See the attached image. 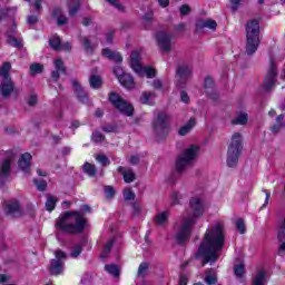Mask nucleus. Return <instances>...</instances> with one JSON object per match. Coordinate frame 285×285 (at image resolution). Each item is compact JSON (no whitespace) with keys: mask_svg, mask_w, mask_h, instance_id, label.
<instances>
[{"mask_svg":"<svg viewBox=\"0 0 285 285\" xmlns=\"http://www.w3.org/2000/svg\"><path fill=\"white\" fill-rule=\"evenodd\" d=\"M49 46L52 48V50H56V52L61 51V38L59 36L55 35L49 39Z\"/></svg>","mask_w":285,"mask_h":285,"instance_id":"c85d7f7f","label":"nucleus"},{"mask_svg":"<svg viewBox=\"0 0 285 285\" xmlns=\"http://www.w3.org/2000/svg\"><path fill=\"white\" fill-rule=\"evenodd\" d=\"M57 206V197L48 194L46 200V208L49 213H52V209Z\"/></svg>","mask_w":285,"mask_h":285,"instance_id":"4c0bfd02","label":"nucleus"},{"mask_svg":"<svg viewBox=\"0 0 285 285\" xmlns=\"http://www.w3.org/2000/svg\"><path fill=\"white\" fill-rule=\"evenodd\" d=\"M168 212H163L160 214H157L155 217V223L157 226H166L168 224Z\"/></svg>","mask_w":285,"mask_h":285,"instance_id":"2f4dec72","label":"nucleus"},{"mask_svg":"<svg viewBox=\"0 0 285 285\" xmlns=\"http://www.w3.org/2000/svg\"><path fill=\"white\" fill-rule=\"evenodd\" d=\"M101 130L104 132H115V130H117V125L105 124L101 126Z\"/></svg>","mask_w":285,"mask_h":285,"instance_id":"864d4df0","label":"nucleus"},{"mask_svg":"<svg viewBox=\"0 0 285 285\" xmlns=\"http://www.w3.org/2000/svg\"><path fill=\"white\" fill-rule=\"evenodd\" d=\"M91 141L95 144H101V141H106V136H104L100 131H94L91 135Z\"/></svg>","mask_w":285,"mask_h":285,"instance_id":"a19ab883","label":"nucleus"},{"mask_svg":"<svg viewBox=\"0 0 285 285\" xmlns=\"http://www.w3.org/2000/svg\"><path fill=\"white\" fill-rule=\"evenodd\" d=\"M105 194L107 199H112V197H115L116 194L115 188L112 186H106Z\"/></svg>","mask_w":285,"mask_h":285,"instance_id":"603ef678","label":"nucleus"},{"mask_svg":"<svg viewBox=\"0 0 285 285\" xmlns=\"http://www.w3.org/2000/svg\"><path fill=\"white\" fill-rule=\"evenodd\" d=\"M114 75L117 77L118 81H120L126 72H124V69L120 66H116L114 67Z\"/></svg>","mask_w":285,"mask_h":285,"instance_id":"3c124183","label":"nucleus"},{"mask_svg":"<svg viewBox=\"0 0 285 285\" xmlns=\"http://www.w3.org/2000/svg\"><path fill=\"white\" fill-rule=\"evenodd\" d=\"M153 130L157 139H164L170 132V116L159 112L153 121Z\"/></svg>","mask_w":285,"mask_h":285,"instance_id":"0eeeda50","label":"nucleus"},{"mask_svg":"<svg viewBox=\"0 0 285 285\" xmlns=\"http://www.w3.org/2000/svg\"><path fill=\"white\" fill-rule=\"evenodd\" d=\"M30 161H32V155H30V153L22 154L18 161L20 170L30 174Z\"/></svg>","mask_w":285,"mask_h":285,"instance_id":"a211bd4d","label":"nucleus"},{"mask_svg":"<svg viewBox=\"0 0 285 285\" xmlns=\"http://www.w3.org/2000/svg\"><path fill=\"white\" fill-rule=\"evenodd\" d=\"M82 170L89 177H95V175H97V167L90 163H85L82 166Z\"/></svg>","mask_w":285,"mask_h":285,"instance_id":"f704fd0d","label":"nucleus"},{"mask_svg":"<svg viewBox=\"0 0 285 285\" xmlns=\"http://www.w3.org/2000/svg\"><path fill=\"white\" fill-rule=\"evenodd\" d=\"M266 271L259 269L252 279V285H266Z\"/></svg>","mask_w":285,"mask_h":285,"instance_id":"b1692460","label":"nucleus"},{"mask_svg":"<svg viewBox=\"0 0 285 285\" xmlns=\"http://www.w3.org/2000/svg\"><path fill=\"white\" fill-rule=\"evenodd\" d=\"M115 246V238H110L107 244L105 245V248L102 253L100 254V257L102 259H108V255H110V252L112 250V247Z\"/></svg>","mask_w":285,"mask_h":285,"instance_id":"7c9ffc66","label":"nucleus"},{"mask_svg":"<svg viewBox=\"0 0 285 285\" xmlns=\"http://www.w3.org/2000/svg\"><path fill=\"white\" fill-rule=\"evenodd\" d=\"M188 12H190V7H188V4H183L180 7V14L186 16Z\"/></svg>","mask_w":285,"mask_h":285,"instance_id":"0e129e2a","label":"nucleus"},{"mask_svg":"<svg viewBox=\"0 0 285 285\" xmlns=\"http://www.w3.org/2000/svg\"><path fill=\"white\" fill-rule=\"evenodd\" d=\"M4 213L17 217V215H21V205L17 200H9L6 203Z\"/></svg>","mask_w":285,"mask_h":285,"instance_id":"dca6fc26","label":"nucleus"},{"mask_svg":"<svg viewBox=\"0 0 285 285\" xmlns=\"http://www.w3.org/2000/svg\"><path fill=\"white\" fill-rule=\"evenodd\" d=\"M131 215H132V217H139V215H141V206H139V204H137V203L132 204Z\"/></svg>","mask_w":285,"mask_h":285,"instance_id":"5fc2aeb1","label":"nucleus"},{"mask_svg":"<svg viewBox=\"0 0 285 285\" xmlns=\"http://www.w3.org/2000/svg\"><path fill=\"white\" fill-rule=\"evenodd\" d=\"M224 223H216L215 226L206 230L196 254V259L203 257L202 266L215 264L219 259V252L224 248Z\"/></svg>","mask_w":285,"mask_h":285,"instance_id":"f257e3e1","label":"nucleus"},{"mask_svg":"<svg viewBox=\"0 0 285 285\" xmlns=\"http://www.w3.org/2000/svg\"><path fill=\"white\" fill-rule=\"evenodd\" d=\"M193 75V69L188 65L178 66L176 70V77L178 78L177 86L178 88H184L186 81L190 79Z\"/></svg>","mask_w":285,"mask_h":285,"instance_id":"f8f14e48","label":"nucleus"},{"mask_svg":"<svg viewBox=\"0 0 285 285\" xmlns=\"http://www.w3.org/2000/svg\"><path fill=\"white\" fill-rule=\"evenodd\" d=\"M71 86L73 87L77 99L81 104H87L88 102V94H86V91L83 90V87H81V83H79V81L77 79H72Z\"/></svg>","mask_w":285,"mask_h":285,"instance_id":"2eb2a0df","label":"nucleus"},{"mask_svg":"<svg viewBox=\"0 0 285 285\" xmlns=\"http://www.w3.org/2000/svg\"><path fill=\"white\" fill-rule=\"evenodd\" d=\"M129 164H131V166H137V164H139V156H131L129 158Z\"/></svg>","mask_w":285,"mask_h":285,"instance_id":"338daca9","label":"nucleus"},{"mask_svg":"<svg viewBox=\"0 0 285 285\" xmlns=\"http://www.w3.org/2000/svg\"><path fill=\"white\" fill-rule=\"evenodd\" d=\"M196 124L197 121L195 120V118H190L189 121L179 129L178 135H180L181 137L188 135L190 130L195 128Z\"/></svg>","mask_w":285,"mask_h":285,"instance_id":"a878e982","label":"nucleus"},{"mask_svg":"<svg viewBox=\"0 0 285 285\" xmlns=\"http://www.w3.org/2000/svg\"><path fill=\"white\" fill-rule=\"evenodd\" d=\"M82 250L83 247L81 246V244L75 245L70 253V257H73V259H76V257H79V255H81Z\"/></svg>","mask_w":285,"mask_h":285,"instance_id":"c03bdc74","label":"nucleus"},{"mask_svg":"<svg viewBox=\"0 0 285 285\" xmlns=\"http://www.w3.org/2000/svg\"><path fill=\"white\" fill-rule=\"evenodd\" d=\"M101 53L102 57H106V59H109V61H115V63H121V61H124L120 52L112 51L108 48L102 49Z\"/></svg>","mask_w":285,"mask_h":285,"instance_id":"6ab92c4d","label":"nucleus"},{"mask_svg":"<svg viewBox=\"0 0 285 285\" xmlns=\"http://www.w3.org/2000/svg\"><path fill=\"white\" fill-rule=\"evenodd\" d=\"M153 86L155 90H161V88H164V83L159 79L154 80Z\"/></svg>","mask_w":285,"mask_h":285,"instance_id":"e2e57ef3","label":"nucleus"},{"mask_svg":"<svg viewBox=\"0 0 285 285\" xmlns=\"http://www.w3.org/2000/svg\"><path fill=\"white\" fill-rule=\"evenodd\" d=\"M69 17H76L81 9V0H67Z\"/></svg>","mask_w":285,"mask_h":285,"instance_id":"412c9836","label":"nucleus"},{"mask_svg":"<svg viewBox=\"0 0 285 285\" xmlns=\"http://www.w3.org/2000/svg\"><path fill=\"white\" fill-rule=\"evenodd\" d=\"M58 26H66L68 23V17L60 14L57 19Z\"/></svg>","mask_w":285,"mask_h":285,"instance_id":"13d9d810","label":"nucleus"},{"mask_svg":"<svg viewBox=\"0 0 285 285\" xmlns=\"http://www.w3.org/2000/svg\"><path fill=\"white\" fill-rule=\"evenodd\" d=\"M205 88H215V81L213 80V78H205Z\"/></svg>","mask_w":285,"mask_h":285,"instance_id":"052dcab7","label":"nucleus"},{"mask_svg":"<svg viewBox=\"0 0 285 285\" xmlns=\"http://www.w3.org/2000/svg\"><path fill=\"white\" fill-rule=\"evenodd\" d=\"M246 55L253 56L259 48V21L250 20L246 23Z\"/></svg>","mask_w":285,"mask_h":285,"instance_id":"20e7f679","label":"nucleus"},{"mask_svg":"<svg viewBox=\"0 0 285 285\" xmlns=\"http://www.w3.org/2000/svg\"><path fill=\"white\" fill-rule=\"evenodd\" d=\"M105 271L109 273V275H112V277H119V275H121V269L116 264L105 265Z\"/></svg>","mask_w":285,"mask_h":285,"instance_id":"c756f323","label":"nucleus"},{"mask_svg":"<svg viewBox=\"0 0 285 285\" xmlns=\"http://www.w3.org/2000/svg\"><path fill=\"white\" fill-rule=\"evenodd\" d=\"M80 209L81 212H66L63 216L57 219L56 226L69 235H80V233H83L86 224H88V219L83 215L92 213V208L89 205H82Z\"/></svg>","mask_w":285,"mask_h":285,"instance_id":"7ed1b4c3","label":"nucleus"},{"mask_svg":"<svg viewBox=\"0 0 285 285\" xmlns=\"http://www.w3.org/2000/svg\"><path fill=\"white\" fill-rule=\"evenodd\" d=\"M158 48L163 52H171L173 50V35L167 33L166 31H159L156 36Z\"/></svg>","mask_w":285,"mask_h":285,"instance_id":"9d476101","label":"nucleus"},{"mask_svg":"<svg viewBox=\"0 0 285 285\" xmlns=\"http://www.w3.org/2000/svg\"><path fill=\"white\" fill-rule=\"evenodd\" d=\"M109 101L117 110H119V112H121V115L132 117L135 108L128 101L124 100V98H121L117 92L109 94Z\"/></svg>","mask_w":285,"mask_h":285,"instance_id":"1a4fd4ad","label":"nucleus"},{"mask_svg":"<svg viewBox=\"0 0 285 285\" xmlns=\"http://www.w3.org/2000/svg\"><path fill=\"white\" fill-rule=\"evenodd\" d=\"M141 51L139 50H135L131 56H130V67L132 68L134 72H137V75H140V77L142 75H146L147 79H153L155 77V75H157V72L155 71V69L147 67L144 69V67H141Z\"/></svg>","mask_w":285,"mask_h":285,"instance_id":"6e6552de","label":"nucleus"},{"mask_svg":"<svg viewBox=\"0 0 285 285\" xmlns=\"http://www.w3.org/2000/svg\"><path fill=\"white\" fill-rule=\"evenodd\" d=\"M232 124L234 126H237V125L244 126L245 124H248V115L240 114L238 117L232 120Z\"/></svg>","mask_w":285,"mask_h":285,"instance_id":"58836bf2","label":"nucleus"},{"mask_svg":"<svg viewBox=\"0 0 285 285\" xmlns=\"http://www.w3.org/2000/svg\"><path fill=\"white\" fill-rule=\"evenodd\" d=\"M178 285H188V277H186L185 275H180Z\"/></svg>","mask_w":285,"mask_h":285,"instance_id":"774afa93","label":"nucleus"},{"mask_svg":"<svg viewBox=\"0 0 285 285\" xmlns=\"http://www.w3.org/2000/svg\"><path fill=\"white\" fill-rule=\"evenodd\" d=\"M118 173L122 175L124 181L126 184H132L137 179L135 173L131 169L126 170L122 166L118 167Z\"/></svg>","mask_w":285,"mask_h":285,"instance_id":"4be33fe9","label":"nucleus"},{"mask_svg":"<svg viewBox=\"0 0 285 285\" xmlns=\"http://www.w3.org/2000/svg\"><path fill=\"white\" fill-rule=\"evenodd\" d=\"M124 199H126V202H130V200L135 199V193L130 189H126L124 191Z\"/></svg>","mask_w":285,"mask_h":285,"instance_id":"6e6d98bb","label":"nucleus"},{"mask_svg":"<svg viewBox=\"0 0 285 285\" xmlns=\"http://www.w3.org/2000/svg\"><path fill=\"white\" fill-rule=\"evenodd\" d=\"M180 100L183 101V104H189L190 97L188 96V94L186 91H181L180 92Z\"/></svg>","mask_w":285,"mask_h":285,"instance_id":"680f3d73","label":"nucleus"},{"mask_svg":"<svg viewBox=\"0 0 285 285\" xmlns=\"http://www.w3.org/2000/svg\"><path fill=\"white\" fill-rule=\"evenodd\" d=\"M191 214H184L181 224L176 227L175 239L177 244H186L193 235V226L197 218L204 215V200L199 197H193L189 202Z\"/></svg>","mask_w":285,"mask_h":285,"instance_id":"f03ea898","label":"nucleus"},{"mask_svg":"<svg viewBox=\"0 0 285 285\" xmlns=\"http://www.w3.org/2000/svg\"><path fill=\"white\" fill-rule=\"evenodd\" d=\"M282 128H285L284 115H278L276 117V124L272 127V132L277 134Z\"/></svg>","mask_w":285,"mask_h":285,"instance_id":"72a5a7b5","label":"nucleus"},{"mask_svg":"<svg viewBox=\"0 0 285 285\" xmlns=\"http://www.w3.org/2000/svg\"><path fill=\"white\" fill-rule=\"evenodd\" d=\"M11 68H12V65H10V62H3V65L0 67V77H2V79H12L10 77Z\"/></svg>","mask_w":285,"mask_h":285,"instance_id":"473e14b6","label":"nucleus"},{"mask_svg":"<svg viewBox=\"0 0 285 285\" xmlns=\"http://www.w3.org/2000/svg\"><path fill=\"white\" fill-rule=\"evenodd\" d=\"M199 147L196 145H191L187 149H185L176 160L177 173H184L186 168H190V166H193V161L197 159Z\"/></svg>","mask_w":285,"mask_h":285,"instance_id":"423d86ee","label":"nucleus"},{"mask_svg":"<svg viewBox=\"0 0 285 285\" xmlns=\"http://www.w3.org/2000/svg\"><path fill=\"white\" fill-rule=\"evenodd\" d=\"M30 72H31V75H41V72H43V65L32 63L30 66Z\"/></svg>","mask_w":285,"mask_h":285,"instance_id":"79ce46f5","label":"nucleus"},{"mask_svg":"<svg viewBox=\"0 0 285 285\" xmlns=\"http://www.w3.org/2000/svg\"><path fill=\"white\" fill-rule=\"evenodd\" d=\"M243 148L244 147L242 146V134H233L227 149V166L229 168H235V166H237Z\"/></svg>","mask_w":285,"mask_h":285,"instance_id":"39448f33","label":"nucleus"},{"mask_svg":"<svg viewBox=\"0 0 285 285\" xmlns=\"http://www.w3.org/2000/svg\"><path fill=\"white\" fill-rule=\"evenodd\" d=\"M119 83L124 86V88H135V79L130 73H125L124 77L120 78Z\"/></svg>","mask_w":285,"mask_h":285,"instance_id":"cd10ccee","label":"nucleus"},{"mask_svg":"<svg viewBox=\"0 0 285 285\" xmlns=\"http://www.w3.org/2000/svg\"><path fill=\"white\" fill-rule=\"evenodd\" d=\"M89 83L90 87L94 88L95 90L101 88V85L104 83V81L101 80V77L97 76V75H92L89 78Z\"/></svg>","mask_w":285,"mask_h":285,"instance_id":"c9c22d12","label":"nucleus"},{"mask_svg":"<svg viewBox=\"0 0 285 285\" xmlns=\"http://www.w3.org/2000/svg\"><path fill=\"white\" fill-rule=\"evenodd\" d=\"M234 273L236 277H244V273H246V269L244 268V264L236 265L234 267Z\"/></svg>","mask_w":285,"mask_h":285,"instance_id":"de8ad7c7","label":"nucleus"},{"mask_svg":"<svg viewBox=\"0 0 285 285\" xmlns=\"http://www.w3.org/2000/svg\"><path fill=\"white\" fill-rule=\"evenodd\" d=\"M80 43L87 55H92V52H95V45H92L88 37H80Z\"/></svg>","mask_w":285,"mask_h":285,"instance_id":"393cba45","label":"nucleus"},{"mask_svg":"<svg viewBox=\"0 0 285 285\" xmlns=\"http://www.w3.org/2000/svg\"><path fill=\"white\" fill-rule=\"evenodd\" d=\"M230 1V3H232V10H233V12H237V7L239 6V2L242 1V0H229Z\"/></svg>","mask_w":285,"mask_h":285,"instance_id":"69168bd1","label":"nucleus"},{"mask_svg":"<svg viewBox=\"0 0 285 285\" xmlns=\"http://www.w3.org/2000/svg\"><path fill=\"white\" fill-rule=\"evenodd\" d=\"M275 77H277V67H275V63L272 62L263 82L265 90H271V88H275Z\"/></svg>","mask_w":285,"mask_h":285,"instance_id":"ddd939ff","label":"nucleus"},{"mask_svg":"<svg viewBox=\"0 0 285 285\" xmlns=\"http://www.w3.org/2000/svg\"><path fill=\"white\" fill-rule=\"evenodd\" d=\"M204 28H208L209 30H217V21L213 19H200L196 21V30H204Z\"/></svg>","mask_w":285,"mask_h":285,"instance_id":"aec40b11","label":"nucleus"},{"mask_svg":"<svg viewBox=\"0 0 285 285\" xmlns=\"http://www.w3.org/2000/svg\"><path fill=\"white\" fill-rule=\"evenodd\" d=\"M0 92L2 97H10V95L14 92V82H12V78L2 79Z\"/></svg>","mask_w":285,"mask_h":285,"instance_id":"f3484780","label":"nucleus"},{"mask_svg":"<svg viewBox=\"0 0 285 285\" xmlns=\"http://www.w3.org/2000/svg\"><path fill=\"white\" fill-rule=\"evenodd\" d=\"M33 183L37 186L38 190H40L41 193H43V190L48 188V183L43 179H33Z\"/></svg>","mask_w":285,"mask_h":285,"instance_id":"49530a36","label":"nucleus"},{"mask_svg":"<svg viewBox=\"0 0 285 285\" xmlns=\"http://www.w3.org/2000/svg\"><path fill=\"white\" fill-rule=\"evenodd\" d=\"M150 268V264L148 263H141L138 267V277H146V275H148V271Z\"/></svg>","mask_w":285,"mask_h":285,"instance_id":"ea45409f","label":"nucleus"},{"mask_svg":"<svg viewBox=\"0 0 285 285\" xmlns=\"http://www.w3.org/2000/svg\"><path fill=\"white\" fill-rule=\"evenodd\" d=\"M96 159L101 166H110V159L106 155H98Z\"/></svg>","mask_w":285,"mask_h":285,"instance_id":"8fccbe9b","label":"nucleus"},{"mask_svg":"<svg viewBox=\"0 0 285 285\" xmlns=\"http://www.w3.org/2000/svg\"><path fill=\"white\" fill-rule=\"evenodd\" d=\"M39 18L37 16H28L27 23L28 26H37Z\"/></svg>","mask_w":285,"mask_h":285,"instance_id":"4d7b16f0","label":"nucleus"},{"mask_svg":"<svg viewBox=\"0 0 285 285\" xmlns=\"http://www.w3.org/2000/svg\"><path fill=\"white\" fill-rule=\"evenodd\" d=\"M6 158L0 165V177L1 179H7L12 170V161L14 160V154L12 151L4 153Z\"/></svg>","mask_w":285,"mask_h":285,"instance_id":"9b49d317","label":"nucleus"},{"mask_svg":"<svg viewBox=\"0 0 285 285\" xmlns=\"http://www.w3.org/2000/svg\"><path fill=\"white\" fill-rule=\"evenodd\" d=\"M55 70L51 71V79L57 82L59 81L61 75H67L68 69H66V65L63 63V60L61 58H57L53 61Z\"/></svg>","mask_w":285,"mask_h":285,"instance_id":"4468645a","label":"nucleus"},{"mask_svg":"<svg viewBox=\"0 0 285 285\" xmlns=\"http://www.w3.org/2000/svg\"><path fill=\"white\" fill-rule=\"evenodd\" d=\"M105 1L107 3H109L110 6H112L114 8H116L117 10H119V12H124V10H126L124 4H121V2H119V0H105Z\"/></svg>","mask_w":285,"mask_h":285,"instance_id":"a18cd8bd","label":"nucleus"},{"mask_svg":"<svg viewBox=\"0 0 285 285\" xmlns=\"http://www.w3.org/2000/svg\"><path fill=\"white\" fill-rule=\"evenodd\" d=\"M153 97H156V95L154 92H147L145 91L141 97H140V102L142 104H147L150 106V99H153Z\"/></svg>","mask_w":285,"mask_h":285,"instance_id":"37998d69","label":"nucleus"},{"mask_svg":"<svg viewBox=\"0 0 285 285\" xmlns=\"http://www.w3.org/2000/svg\"><path fill=\"white\" fill-rule=\"evenodd\" d=\"M7 43H9V46H12L13 48H22L23 47V43H21V40L17 39L9 32H7Z\"/></svg>","mask_w":285,"mask_h":285,"instance_id":"e433bc0d","label":"nucleus"},{"mask_svg":"<svg viewBox=\"0 0 285 285\" xmlns=\"http://www.w3.org/2000/svg\"><path fill=\"white\" fill-rule=\"evenodd\" d=\"M236 228L240 233V235H244V233H246V224L242 218L236 220Z\"/></svg>","mask_w":285,"mask_h":285,"instance_id":"09e8293b","label":"nucleus"},{"mask_svg":"<svg viewBox=\"0 0 285 285\" xmlns=\"http://www.w3.org/2000/svg\"><path fill=\"white\" fill-rule=\"evenodd\" d=\"M55 255H56V258H57L56 261H58V262H61V259H66V254L61 249L56 250Z\"/></svg>","mask_w":285,"mask_h":285,"instance_id":"bf43d9fd","label":"nucleus"},{"mask_svg":"<svg viewBox=\"0 0 285 285\" xmlns=\"http://www.w3.org/2000/svg\"><path fill=\"white\" fill-rule=\"evenodd\" d=\"M205 283L208 285L217 283V271L209 268L205 272Z\"/></svg>","mask_w":285,"mask_h":285,"instance_id":"bb28decb","label":"nucleus"},{"mask_svg":"<svg viewBox=\"0 0 285 285\" xmlns=\"http://www.w3.org/2000/svg\"><path fill=\"white\" fill-rule=\"evenodd\" d=\"M49 273L50 275H61V273H63V263L61 261L51 259Z\"/></svg>","mask_w":285,"mask_h":285,"instance_id":"5701e85b","label":"nucleus"}]
</instances>
